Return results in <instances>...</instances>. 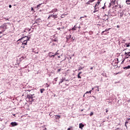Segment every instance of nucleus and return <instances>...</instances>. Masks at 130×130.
<instances>
[{
  "mask_svg": "<svg viewBox=\"0 0 130 130\" xmlns=\"http://www.w3.org/2000/svg\"><path fill=\"white\" fill-rule=\"evenodd\" d=\"M29 41V38H27L26 40H24V38L19 39L17 42L18 44H21V47L25 48L24 45H27V42Z\"/></svg>",
  "mask_w": 130,
  "mask_h": 130,
  "instance_id": "f257e3e1",
  "label": "nucleus"
},
{
  "mask_svg": "<svg viewBox=\"0 0 130 130\" xmlns=\"http://www.w3.org/2000/svg\"><path fill=\"white\" fill-rule=\"evenodd\" d=\"M34 96H33V95L31 94H27V97L26 98V101L27 102H30L32 103V102H34Z\"/></svg>",
  "mask_w": 130,
  "mask_h": 130,
  "instance_id": "f03ea898",
  "label": "nucleus"
},
{
  "mask_svg": "<svg viewBox=\"0 0 130 130\" xmlns=\"http://www.w3.org/2000/svg\"><path fill=\"white\" fill-rule=\"evenodd\" d=\"M101 2V1L100 0H98L94 6V10L93 11V13H96V12H98V11H99V5H100Z\"/></svg>",
  "mask_w": 130,
  "mask_h": 130,
  "instance_id": "7ed1b4c3",
  "label": "nucleus"
},
{
  "mask_svg": "<svg viewBox=\"0 0 130 130\" xmlns=\"http://www.w3.org/2000/svg\"><path fill=\"white\" fill-rule=\"evenodd\" d=\"M130 56V52H125V57H126V58H128V57Z\"/></svg>",
  "mask_w": 130,
  "mask_h": 130,
  "instance_id": "20e7f679",
  "label": "nucleus"
},
{
  "mask_svg": "<svg viewBox=\"0 0 130 130\" xmlns=\"http://www.w3.org/2000/svg\"><path fill=\"white\" fill-rule=\"evenodd\" d=\"M11 125L12 126H16L18 125V123H16V122H12L11 123Z\"/></svg>",
  "mask_w": 130,
  "mask_h": 130,
  "instance_id": "39448f33",
  "label": "nucleus"
},
{
  "mask_svg": "<svg viewBox=\"0 0 130 130\" xmlns=\"http://www.w3.org/2000/svg\"><path fill=\"white\" fill-rule=\"evenodd\" d=\"M0 29H4V30H6V29H7V25L3 24L2 26H0Z\"/></svg>",
  "mask_w": 130,
  "mask_h": 130,
  "instance_id": "423d86ee",
  "label": "nucleus"
},
{
  "mask_svg": "<svg viewBox=\"0 0 130 130\" xmlns=\"http://www.w3.org/2000/svg\"><path fill=\"white\" fill-rule=\"evenodd\" d=\"M84 126V124L82 123L79 124V128H83Z\"/></svg>",
  "mask_w": 130,
  "mask_h": 130,
  "instance_id": "0eeeda50",
  "label": "nucleus"
},
{
  "mask_svg": "<svg viewBox=\"0 0 130 130\" xmlns=\"http://www.w3.org/2000/svg\"><path fill=\"white\" fill-rule=\"evenodd\" d=\"M63 81H64V79L62 78L61 79H60V81H59V85H60V84H61V83H62V82H63Z\"/></svg>",
  "mask_w": 130,
  "mask_h": 130,
  "instance_id": "6e6552de",
  "label": "nucleus"
},
{
  "mask_svg": "<svg viewBox=\"0 0 130 130\" xmlns=\"http://www.w3.org/2000/svg\"><path fill=\"white\" fill-rule=\"evenodd\" d=\"M109 30H110V28H109V29H105V30H104V31H103L102 32V35L103 34V33H104V32H107V31H109Z\"/></svg>",
  "mask_w": 130,
  "mask_h": 130,
  "instance_id": "1a4fd4ad",
  "label": "nucleus"
},
{
  "mask_svg": "<svg viewBox=\"0 0 130 130\" xmlns=\"http://www.w3.org/2000/svg\"><path fill=\"white\" fill-rule=\"evenodd\" d=\"M57 54H58V53H57V52H56L54 55H51V56H50V57H52V56H53V57H54V56H55V55H57Z\"/></svg>",
  "mask_w": 130,
  "mask_h": 130,
  "instance_id": "9d476101",
  "label": "nucleus"
},
{
  "mask_svg": "<svg viewBox=\"0 0 130 130\" xmlns=\"http://www.w3.org/2000/svg\"><path fill=\"white\" fill-rule=\"evenodd\" d=\"M57 15H51V17H52V18H53V19H54V20H55V18H57Z\"/></svg>",
  "mask_w": 130,
  "mask_h": 130,
  "instance_id": "9b49d317",
  "label": "nucleus"
},
{
  "mask_svg": "<svg viewBox=\"0 0 130 130\" xmlns=\"http://www.w3.org/2000/svg\"><path fill=\"white\" fill-rule=\"evenodd\" d=\"M126 4L127 5H130V0H126Z\"/></svg>",
  "mask_w": 130,
  "mask_h": 130,
  "instance_id": "f8f14e48",
  "label": "nucleus"
},
{
  "mask_svg": "<svg viewBox=\"0 0 130 130\" xmlns=\"http://www.w3.org/2000/svg\"><path fill=\"white\" fill-rule=\"evenodd\" d=\"M122 16H123V12L120 13V18H122Z\"/></svg>",
  "mask_w": 130,
  "mask_h": 130,
  "instance_id": "ddd939ff",
  "label": "nucleus"
},
{
  "mask_svg": "<svg viewBox=\"0 0 130 130\" xmlns=\"http://www.w3.org/2000/svg\"><path fill=\"white\" fill-rule=\"evenodd\" d=\"M45 91V89L44 88H43V89H40V92L42 94V93H43V91Z\"/></svg>",
  "mask_w": 130,
  "mask_h": 130,
  "instance_id": "4468645a",
  "label": "nucleus"
},
{
  "mask_svg": "<svg viewBox=\"0 0 130 130\" xmlns=\"http://www.w3.org/2000/svg\"><path fill=\"white\" fill-rule=\"evenodd\" d=\"M90 3H91V2H90V0H89V1L85 3V6H88V5H90Z\"/></svg>",
  "mask_w": 130,
  "mask_h": 130,
  "instance_id": "2eb2a0df",
  "label": "nucleus"
},
{
  "mask_svg": "<svg viewBox=\"0 0 130 130\" xmlns=\"http://www.w3.org/2000/svg\"><path fill=\"white\" fill-rule=\"evenodd\" d=\"M127 123H128V122L126 121L125 122V126H126V128H127V125L126 124H127Z\"/></svg>",
  "mask_w": 130,
  "mask_h": 130,
  "instance_id": "dca6fc26",
  "label": "nucleus"
},
{
  "mask_svg": "<svg viewBox=\"0 0 130 130\" xmlns=\"http://www.w3.org/2000/svg\"><path fill=\"white\" fill-rule=\"evenodd\" d=\"M55 118H58V119H59V118H60V116L56 115V116H55Z\"/></svg>",
  "mask_w": 130,
  "mask_h": 130,
  "instance_id": "f3484780",
  "label": "nucleus"
},
{
  "mask_svg": "<svg viewBox=\"0 0 130 130\" xmlns=\"http://www.w3.org/2000/svg\"><path fill=\"white\" fill-rule=\"evenodd\" d=\"M72 30H77V27L76 25H75L74 27L72 28Z\"/></svg>",
  "mask_w": 130,
  "mask_h": 130,
  "instance_id": "a211bd4d",
  "label": "nucleus"
},
{
  "mask_svg": "<svg viewBox=\"0 0 130 130\" xmlns=\"http://www.w3.org/2000/svg\"><path fill=\"white\" fill-rule=\"evenodd\" d=\"M83 69H84V67H79L78 71H81V70H83Z\"/></svg>",
  "mask_w": 130,
  "mask_h": 130,
  "instance_id": "6ab92c4d",
  "label": "nucleus"
},
{
  "mask_svg": "<svg viewBox=\"0 0 130 130\" xmlns=\"http://www.w3.org/2000/svg\"><path fill=\"white\" fill-rule=\"evenodd\" d=\"M129 44L130 43H128V44L126 43L125 44V45H126V47H129Z\"/></svg>",
  "mask_w": 130,
  "mask_h": 130,
  "instance_id": "aec40b11",
  "label": "nucleus"
},
{
  "mask_svg": "<svg viewBox=\"0 0 130 130\" xmlns=\"http://www.w3.org/2000/svg\"><path fill=\"white\" fill-rule=\"evenodd\" d=\"M92 92V90H90L89 91H87L85 94H87V93H89V94H91V92Z\"/></svg>",
  "mask_w": 130,
  "mask_h": 130,
  "instance_id": "412c9836",
  "label": "nucleus"
},
{
  "mask_svg": "<svg viewBox=\"0 0 130 130\" xmlns=\"http://www.w3.org/2000/svg\"><path fill=\"white\" fill-rule=\"evenodd\" d=\"M94 88H97V89H98V92H99V86H95L94 87Z\"/></svg>",
  "mask_w": 130,
  "mask_h": 130,
  "instance_id": "4be33fe9",
  "label": "nucleus"
},
{
  "mask_svg": "<svg viewBox=\"0 0 130 130\" xmlns=\"http://www.w3.org/2000/svg\"><path fill=\"white\" fill-rule=\"evenodd\" d=\"M41 5H42V4H39L38 5H37V8H40V6H41Z\"/></svg>",
  "mask_w": 130,
  "mask_h": 130,
  "instance_id": "5701e85b",
  "label": "nucleus"
},
{
  "mask_svg": "<svg viewBox=\"0 0 130 130\" xmlns=\"http://www.w3.org/2000/svg\"><path fill=\"white\" fill-rule=\"evenodd\" d=\"M52 12H57V9H53Z\"/></svg>",
  "mask_w": 130,
  "mask_h": 130,
  "instance_id": "b1692460",
  "label": "nucleus"
},
{
  "mask_svg": "<svg viewBox=\"0 0 130 130\" xmlns=\"http://www.w3.org/2000/svg\"><path fill=\"white\" fill-rule=\"evenodd\" d=\"M124 69H130V66H128L127 67L124 68Z\"/></svg>",
  "mask_w": 130,
  "mask_h": 130,
  "instance_id": "393cba45",
  "label": "nucleus"
},
{
  "mask_svg": "<svg viewBox=\"0 0 130 130\" xmlns=\"http://www.w3.org/2000/svg\"><path fill=\"white\" fill-rule=\"evenodd\" d=\"M3 32H5V29H3L2 31H0V34H3Z\"/></svg>",
  "mask_w": 130,
  "mask_h": 130,
  "instance_id": "a878e982",
  "label": "nucleus"
},
{
  "mask_svg": "<svg viewBox=\"0 0 130 130\" xmlns=\"http://www.w3.org/2000/svg\"><path fill=\"white\" fill-rule=\"evenodd\" d=\"M78 79H81L82 77H81V76H80V75L78 74Z\"/></svg>",
  "mask_w": 130,
  "mask_h": 130,
  "instance_id": "bb28decb",
  "label": "nucleus"
},
{
  "mask_svg": "<svg viewBox=\"0 0 130 130\" xmlns=\"http://www.w3.org/2000/svg\"><path fill=\"white\" fill-rule=\"evenodd\" d=\"M111 3H116V0H111Z\"/></svg>",
  "mask_w": 130,
  "mask_h": 130,
  "instance_id": "cd10ccee",
  "label": "nucleus"
},
{
  "mask_svg": "<svg viewBox=\"0 0 130 130\" xmlns=\"http://www.w3.org/2000/svg\"><path fill=\"white\" fill-rule=\"evenodd\" d=\"M82 18H87V16L84 15V16H83V17H80V19H82Z\"/></svg>",
  "mask_w": 130,
  "mask_h": 130,
  "instance_id": "c85d7f7f",
  "label": "nucleus"
},
{
  "mask_svg": "<svg viewBox=\"0 0 130 130\" xmlns=\"http://www.w3.org/2000/svg\"><path fill=\"white\" fill-rule=\"evenodd\" d=\"M93 112H91L90 114V116H92V115H93Z\"/></svg>",
  "mask_w": 130,
  "mask_h": 130,
  "instance_id": "c756f323",
  "label": "nucleus"
},
{
  "mask_svg": "<svg viewBox=\"0 0 130 130\" xmlns=\"http://www.w3.org/2000/svg\"><path fill=\"white\" fill-rule=\"evenodd\" d=\"M102 9H103V10H105V9H106V6H104L102 8Z\"/></svg>",
  "mask_w": 130,
  "mask_h": 130,
  "instance_id": "7c9ffc66",
  "label": "nucleus"
},
{
  "mask_svg": "<svg viewBox=\"0 0 130 130\" xmlns=\"http://www.w3.org/2000/svg\"><path fill=\"white\" fill-rule=\"evenodd\" d=\"M54 80L55 81V82H57V77L55 78Z\"/></svg>",
  "mask_w": 130,
  "mask_h": 130,
  "instance_id": "2f4dec72",
  "label": "nucleus"
},
{
  "mask_svg": "<svg viewBox=\"0 0 130 130\" xmlns=\"http://www.w3.org/2000/svg\"><path fill=\"white\" fill-rule=\"evenodd\" d=\"M90 3H93V2H94L95 0H89Z\"/></svg>",
  "mask_w": 130,
  "mask_h": 130,
  "instance_id": "473e14b6",
  "label": "nucleus"
},
{
  "mask_svg": "<svg viewBox=\"0 0 130 130\" xmlns=\"http://www.w3.org/2000/svg\"><path fill=\"white\" fill-rule=\"evenodd\" d=\"M106 112L107 113L108 112V110L107 109H106Z\"/></svg>",
  "mask_w": 130,
  "mask_h": 130,
  "instance_id": "72a5a7b5",
  "label": "nucleus"
},
{
  "mask_svg": "<svg viewBox=\"0 0 130 130\" xmlns=\"http://www.w3.org/2000/svg\"><path fill=\"white\" fill-rule=\"evenodd\" d=\"M31 11H34V8L31 7Z\"/></svg>",
  "mask_w": 130,
  "mask_h": 130,
  "instance_id": "f704fd0d",
  "label": "nucleus"
},
{
  "mask_svg": "<svg viewBox=\"0 0 130 130\" xmlns=\"http://www.w3.org/2000/svg\"><path fill=\"white\" fill-rule=\"evenodd\" d=\"M119 1V0H116V3H118Z\"/></svg>",
  "mask_w": 130,
  "mask_h": 130,
  "instance_id": "c9c22d12",
  "label": "nucleus"
},
{
  "mask_svg": "<svg viewBox=\"0 0 130 130\" xmlns=\"http://www.w3.org/2000/svg\"><path fill=\"white\" fill-rule=\"evenodd\" d=\"M81 74H82V72H80L78 73V75H81Z\"/></svg>",
  "mask_w": 130,
  "mask_h": 130,
  "instance_id": "e433bc0d",
  "label": "nucleus"
},
{
  "mask_svg": "<svg viewBox=\"0 0 130 130\" xmlns=\"http://www.w3.org/2000/svg\"><path fill=\"white\" fill-rule=\"evenodd\" d=\"M9 8H12V5H9Z\"/></svg>",
  "mask_w": 130,
  "mask_h": 130,
  "instance_id": "4c0bfd02",
  "label": "nucleus"
},
{
  "mask_svg": "<svg viewBox=\"0 0 130 130\" xmlns=\"http://www.w3.org/2000/svg\"><path fill=\"white\" fill-rule=\"evenodd\" d=\"M50 17H51V16H49V17H48V20H49V19H50Z\"/></svg>",
  "mask_w": 130,
  "mask_h": 130,
  "instance_id": "58836bf2",
  "label": "nucleus"
},
{
  "mask_svg": "<svg viewBox=\"0 0 130 130\" xmlns=\"http://www.w3.org/2000/svg\"><path fill=\"white\" fill-rule=\"evenodd\" d=\"M49 115H50V116H51V112H50V113H49Z\"/></svg>",
  "mask_w": 130,
  "mask_h": 130,
  "instance_id": "ea45409f",
  "label": "nucleus"
},
{
  "mask_svg": "<svg viewBox=\"0 0 130 130\" xmlns=\"http://www.w3.org/2000/svg\"><path fill=\"white\" fill-rule=\"evenodd\" d=\"M67 130H71V128H68Z\"/></svg>",
  "mask_w": 130,
  "mask_h": 130,
  "instance_id": "a19ab883",
  "label": "nucleus"
},
{
  "mask_svg": "<svg viewBox=\"0 0 130 130\" xmlns=\"http://www.w3.org/2000/svg\"><path fill=\"white\" fill-rule=\"evenodd\" d=\"M90 70H93V67H91Z\"/></svg>",
  "mask_w": 130,
  "mask_h": 130,
  "instance_id": "79ce46f5",
  "label": "nucleus"
},
{
  "mask_svg": "<svg viewBox=\"0 0 130 130\" xmlns=\"http://www.w3.org/2000/svg\"><path fill=\"white\" fill-rule=\"evenodd\" d=\"M58 72H60V69H58Z\"/></svg>",
  "mask_w": 130,
  "mask_h": 130,
  "instance_id": "37998d69",
  "label": "nucleus"
},
{
  "mask_svg": "<svg viewBox=\"0 0 130 130\" xmlns=\"http://www.w3.org/2000/svg\"><path fill=\"white\" fill-rule=\"evenodd\" d=\"M79 29H81V26L78 27Z\"/></svg>",
  "mask_w": 130,
  "mask_h": 130,
  "instance_id": "c03bdc74",
  "label": "nucleus"
},
{
  "mask_svg": "<svg viewBox=\"0 0 130 130\" xmlns=\"http://www.w3.org/2000/svg\"><path fill=\"white\" fill-rule=\"evenodd\" d=\"M94 90V88H92L91 90L93 91Z\"/></svg>",
  "mask_w": 130,
  "mask_h": 130,
  "instance_id": "a18cd8bd",
  "label": "nucleus"
},
{
  "mask_svg": "<svg viewBox=\"0 0 130 130\" xmlns=\"http://www.w3.org/2000/svg\"><path fill=\"white\" fill-rule=\"evenodd\" d=\"M119 129V128H117L115 130Z\"/></svg>",
  "mask_w": 130,
  "mask_h": 130,
  "instance_id": "49530a36",
  "label": "nucleus"
},
{
  "mask_svg": "<svg viewBox=\"0 0 130 130\" xmlns=\"http://www.w3.org/2000/svg\"><path fill=\"white\" fill-rule=\"evenodd\" d=\"M127 120H130V118H128V119H127Z\"/></svg>",
  "mask_w": 130,
  "mask_h": 130,
  "instance_id": "de8ad7c7",
  "label": "nucleus"
},
{
  "mask_svg": "<svg viewBox=\"0 0 130 130\" xmlns=\"http://www.w3.org/2000/svg\"><path fill=\"white\" fill-rule=\"evenodd\" d=\"M117 28H119V26H118V25H117Z\"/></svg>",
  "mask_w": 130,
  "mask_h": 130,
  "instance_id": "09e8293b",
  "label": "nucleus"
},
{
  "mask_svg": "<svg viewBox=\"0 0 130 130\" xmlns=\"http://www.w3.org/2000/svg\"><path fill=\"white\" fill-rule=\"evenodd\" d=\"M51 53V52H49V54H50Z\"/></svg>",
  "mask_w": 130,
  "mask_h": 130,
  "instance_id": "8fccbe9b",
  "label": "nucleus"
},
{
  "mask_svg": "<svg viewBox=\"0 0 130 130\" xmlns=\"http://www.w3.org/2000/svg\"><path fill=\"white\" fill-rule=\"evenodd\" d=\"M83 97H85V94H84Z\"/></svg>",
  "mask_w": 130,
  "mask_h": 130,
  "instance_id": "3c124183",
  "label": "nucleus"
},
{
  "mask_svg": "<svg viewBox=\"0 0 130 130\" xmlns=\"http://www.w3.org/2000/svg\"><path fill=\"white\" fill-rule=\"evenodd\" d=\"M108 19L107 18L106 19V20H107Z\"/></svg>",
  "mask_w": 130,
  "mask_h": 130,
  "instance_id": "603ef678",
  "label": "nucleus"
},
{
  "mask_svg": "<svg viewBox=\"0 0 130 130\" xmlns=\"http://www.w3.org/2000/svg\"><path fill=\"white\" fill-rule=\"evenodd\" d=\"M37 53H38V52H37Z\"/></svg>",
  "mask_w": 130,
  "mask_h": 130,
  "instance_id": "864d4df0",
  "label": "nucleus"
},
{
  "mask_svg": "<svg viewBox=\"0 0 130 130\" xmlns=\"http://www.w3.org/2000/svg\"><path fill=\"white\" fill-rule=\"evenodd\" d=\"M81 1H83V0H81Z\"/></svg>",
  "mask_w": 130,
  "mask_h": 130,
  "instance_id": "5fc2aeb1",
  "label": "nucleus"
}]
</instances>
